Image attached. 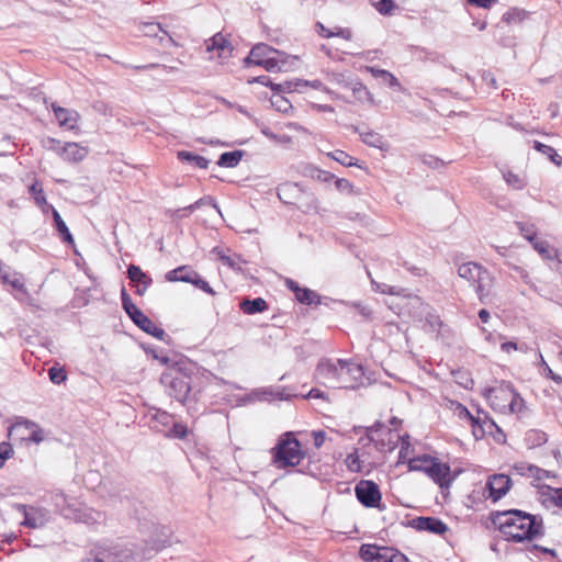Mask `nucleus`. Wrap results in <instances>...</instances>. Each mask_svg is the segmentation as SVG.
<instances>
[{
  "mask_svg": "<svg viewBox=\"0 0 562 562\" xmlns=\"http://www.w3.org/2000/svg\"><path fill=\"white\" fill-rule=\"evenodd\" d=\"M252 71H248V83H261L263 86H270L272 89L273 82L270 80L268 76H251Z\"/></svg>",
  "mask_w": 562,
  "mask_h": 562,
  "instance_id": "69168bd1",
  "label": "nucleus"
},
{
  "mask_svg": "<svg viewBox=\"0 0 562 562\" xmlns=\"http://www.w3.org/2000/svg\"><path fill=\"white\" fill-rule=\"evenodd\" d=\"M346 465L351 472H360L361 465L359 456L356 452L348 454L346 458Z\"/></svg>",
  "mask_w": 562,
  "mask_h": 562,
  "instance_id": "052dcab7",
  "label": "nucleus"
},
{
  "mask_svg": "<svg viewBox=\"0 0 562 562\" xmlns=\"http://www.w3.org/2000/svg\"><path fill=\"white\" fill-rule=\"evenodd\" d=\"M172 434L175 437L183 438L187 435V427L182 424L172 423Z\"/></svg>",
  "mask_w": 562,
  "mask_h": 562,
  "instance_id": "774afa93",
  "label": "nucleus"
},
{
  "mask_svg": "<svg viewBox=\"0 0 562 562\" xmlns=\"http://www.w3.org/2000/svg\"><path fill=\"white\" fill-rule=\"evenodd\" d=\"M359 554L364 562H408L407 557L398 550L376 544H362Z\"/></svg>",
  "mask_w": 562,
  "mask_h": 562,
  "instance_id": "6e6552de",
  "label": "nucleus"
},
{
  "mask_svg": "<svg viewBox=\"0 0 562 562\" xmlns=\"http://www.w3.org/2000/svg\"><path fill=\"white\" fill-rule=\"evenodd\" d=\"M260 128L261 133L274 143L288 144L291 142V138L288 135H277L272 133L267 126H262Z\"/></svg>",
  "mask_w": 562,
  "mask_h": 562,
  "instance_id": "4d7b16f0",
  "label": "nucleus"
},
{
  "mask_svg": "<svg viewBox=\"0 0 562 562\" xmlns=\"http://www.w3.org/2000/svg\"><path fill=\"white\" fill-rule=\"evenodd\" d=\"M335 187L338 191L347 192V193H351L352 189H353V186L351 184V182L345 178L336 179Z\"/></svg>",
  "mask_w": 562,
  "mask_h": 562,
  "instance_id": "0e129e2a",
  "label": "nucleus"
},
{
  "mask_svg": "<svg viewBox=\"0 0 562 562\" xmlns=\"http://www.w3.org/2000/svg\"><path fill=\"white\" fill-rule=\"evenodd\" d=\"M355 494L358 502L367 508L384 510L385 505L381 503L382 494L379 485L371 480H361L355 486Z\"/></svg>",
  "mask_w": 562,
  "mask_h": 562,
  "instance_id": "1a4fd4ad",
  "label": "nucleus"
},
{
  "mask_svg": "<svg viewBox=\"0 0 562 562\" xmlns=\"http://www.w3.org/2000/svg\"><path fill=\"white\" fill-rule=\"evenodd\" d=\"M531 245L544 259L552 260L557 257V250L551 248L547 240L538 238Z\"/></svg>",
  "mask_w": 562,
  "mask_h": 562,
  "instance_id": "79ce46f5",
  "label": "nucleus"
},
{
  "mask_svg": "<svg viewBox=\"0 0 562 562\" xmlns=\"http://www.w3.org/2000/svg\"><path fill=\"white\" fill-rule=\"evenodd\" d=\"M261 66L268 71L286 70L284 54L267 44H257L248 53V71Z\"/></svg>",
  "mask_w": 562,
  "mask_h": 562,
  "instance_id": "20e7f679",
  "label": "nucleus"
},
{
  "mask_svg": "<svg viewBox=\"0 0 562 562\" xmlns=\"http://www.w3.org/2000/svg\"><path fill=\"white\" fill-rule=\"evenodd\" d=\"M153 418L164 426H169L173 423V416L164 411H157Z\"/></svg>",
  "mask_w": 562,
  "mask_h": 562,
  "instance_id": "e2e57ef3",
  "label": "nucleus"
},
{
  "mask_svg": "<svg viewBox=\"0 0 562 562\" xmlns=\"http://www.w3.org/2000/svg\"><path fill=\"white\" fill-rule=\"evenodd\" d=\"M13 456V448L9 442L0 443V469L4 465V462Z\"/></svg>",
  "mask_w": 562,
  "mask_h": 562,
  "instance_id": "bf43d9fd",
  "label": "nucleus"
},
{
  "mask_svg": "<svg viewBox=\"0 0 562 562\" xmlns=\"http://www.w3.org/2000/svg\"><path fill=\"white\" fill-rule=\"evenodd\" d=\"M233 47L222 33H217L205 41L207 59L223 61L232 56Z\"/></svg>",
  "mask_w": 562,
  "mask_h": 562,
  "instance_id": "ddd939ff",
  "label": "nucleus"
},
{
  "mask_svg": "<svg viewBox=\"0 0 562 562\" xmlns=\"http://www.w3.org/2000/svg\"><path fill=\"white\" fill-rule=\"evenodd\" d=\"M548 441V435L539 429H530L525 435L527 448L535 449L543 446Z\"/></svg>",
  "mask_w": 562,
  "mask_h": 562,
  "instance_id": "7c9ffc66",
  "label": "nucleus"
},
{
  "mask_svg": "<svg viewBox=\"0 0 562 562\" xmlns=\"http://www.w3.org/2000/svg\"><path fill=\"white\" fill-rule=\"evenodd\" d=\"M9 437L14 440L41 443L45 439L44 430L36 423L18 417L9 428Z\"/></svg>",
  "mask_w": 562,
  "mask_h": 562,
  "instance_id": "0eeeda50",
  "label": "nucleus"
},
{
  "mask_svg": "<svg viewBox=\"0 0 562 562\" xmlns=\"http://www.w3.org/2000/svg\"><path fill=\"white\" fill-rule=\"evenodd\" d=\"M271 105L281 113H288L292 109L291 101L281 93L272 92Z\"/></svg>",
  "mask_w": 562,
  "mask_h": 562,
  "instance_id": "c03bdc74",
  "label": "nucleus"
},
{
  "mask_svg": "<svg viewBox=\"0 0 562 562\" xmlns=\"http://www.w3.org/2000/svg\"><path fill=\"white\" fill-rule=\"evenodd\" d=\"M512 480L505 474H494L490 476L486 483V490L488 491V498L493 502L501 499L509 491Z\"/></svg>",
  "mask_w": 562,
  "mask_h": 562,
  "instance_id": "f3484780",
  "label": "nucleus"
},
{
  "mask_svg": "<svg viewBox=\"0 0 562 562\" xmlns=\"http://www.w3.org/2000/svg\"><path fill=\"white\" fill-rule=\"evenodd\" d=\"M213 254H215L224 266L235 270L241 271L243 265L245 261L239 255L233 254L229 249H224L220 247H215L213 249Z\"/></svg>",
  "mask_w": 562,
  "mask_h": 562,
  "instance_id": "393cba45",
  "label": "nucleus"
},
{
  "mask_svg": "<svg viewBox=\"0 0 562 562\" xmlns=\"http://www.w3.org/2000/svg\"><path fill=\"white\" fill-rule=\"evenodd\" d=\"M527 15V12L521 9H510L503 15V21L507 23L521 22Z\"/></svg>",
  "mask_w": 562,
  "mask_h": 562,
  "instance_id": "8fccbe9b",
  "label": "nucleus"
},
{
  "mask_svg": "<svg viewBox=\"0 0 562 562\" xmlns=\"http://www.w3.org/2000/svg\"><path fill=\"white\" fill-rule=\"evenodd\" d=\"M272 461L278 469L294 468L305 458L302 445L291 431L282 434L271 449Z\"/></svg>",
  "mask_w": 562,
  "mask_h": 562,
  "instance_id": "7ed1b4c3",
  "label": "nucleus"
},
{
  "mask_svg": "<svg viewBox=\"0 0 562 562\" xmlns=\"http://www.w3.org/2000/svg\"><path fill=\"white\" fill-rule=\"evenodd\" d=\"M351 91L353 97L360 102L374 103L373 97L368 88L362 82L351 83Z\"/></svg>",
  "mask_w": 562,
  "mask_h": 562,
  "instance_id": "ea45409f",
  "label": "nucleus"
},
{
  "mask_svg": "<svg viewBox=\"0 0 562 562\" xmlns=\"http://www.w3.org/2000/svg\"><path fill=\"white\" fill-rule=\"evenodd\" d=\"M268 308L267 302L262 297L248 300V314L261 313Z\"/></svg>",
  "mask_w": 562,
  "mask_h": 562,
  "instance_id": "603ef678",
  "label": "nucleus"
},
{
  "mask_svg": "<svg viewBox=\"0 0 562 562\" xmlns=\"http://www.w3.org/2000/svg\"><path fill=\"white\" fill-rule=\"evenodd\" d=\"M514 396V387L512 384L503 383L499 386L488 389L486 397L494 411L506 413V403Z\"/></svg>",
  "mask_w": 562,
  "mask_h": 562,
  "instance_id": "2eb2a0df",
  "label": "nucleus"
},
{
  "mask_svg": "<svg viewBox=\"0 0 562 562\" xmlns=\"http://www.w3.org/2000/svg\"><path fill=\"white\" fill-rule=\"evenodd\" d=\"M43 146L46 149L52 150V151L56 153L58 156H60V149H63V144L60 143V140L52 138V137H47L46 139L43 140Z\"/></svg>",
  "mask_w": 562,
  "mask_h": 562,
  "instance_id": "680f3d73",
  "label": "nucleus"
},
{
  "mask_svg": "<svg viewBox=\"0 0 562 562\" xmlns=\"http://www.w3.org/2000/svg\"><path fill=\"white\" fill-rule=\"evenodd\" d=\"M304 193L296 183H283L278 188V196L281 202L288 205L301 207L300 202Z\"/></svg>",
  "mask_w": 562,
  "mask_h": 562,
  "instance_id": "412c9836",
  "label": "nucleus"
},
{
  "mask_svg": "<svg viewBox=\"0 0 562 562\" xmlns=\"http://www.w3.org/2000/svg\"><path fill=\"white\" fill-rule=\"evenodd\" d=\"M55 117L61 128L75 131L80 119L79 113L72 109L61 108L55 103L52 104Z\"/></svg>",
  "mask_w": 562,
  "mask_h": 562,
  "instance_id": "aec40b11",
  "label": "nucleus"
},
{
  "mask_svg": "<svg viewBox=\"0 0 562 562\" xmlns=\"http://www.w3.org/2000/svg\"><path fill=\"white\" fill-rule=\"evenodd\" d=\"M352 131L355 133H358L361 137V140L367 144L368 146L374 147V148H381L383 145V138L382 136L371 130L368 131H360L358 126H351Z\"/></svg>",
  "mask_w": 562,
  "mask_h": 562,
  "instance_id": "2f4dec72",
  "label": "nucleus"
},
{
  "mask_svg": "<svg viewBox=\"0 0 562 562\" xmlns=\"http://www.w3.org/2000/svg\"><path fill=\"white\" fill-rule=\"evenodd\" d=\"M431 459L432 457L427 454L409 459L408 469L411 471H419L426 473V469L428 468V464H430Z\"/></svg>",
  "mask_w": 562,
  "mask_h": 562,
  "instance_id": "49530a36",
  "label": "nucleus"
},
{
  "mask_svg": "<svg viewBox=\"0 0 562 562\" xmlns=\"http://www.w3.org/2000/svg\"><path fill=\"white\" fill-rule=\"evenodd\" d=\"M170 530L167 527H157L155 529V536L150 539L151 549L158 551L170 544Z\"/></svg>",
  "mask_w": 562,
  "mask_h": 562,
  "instance_id": "c756f323",
  "label": "nucleus"
},
{
  "mask_svg": "<svg viewBox=\"0 0 562 562\" xmlns=\"http://www.w3.org/2000/svg\"><path fill=\"white\" fill-rule=\"evenodd\" d=\"M127 276L135 284L151 283V279L138 266L131 265L127 269Z\"/></svg>",
  "mask_w": 562,
  "mask_h": 562,
  "instance_id": "a18cd8bd",
  "label": "nucleus"
},
{
  "mask_svg": "<svg viewBox=\"0 0 562 562\" xmlns=\"http://www.w3.org/2000/svg\"><path fill=\"white\" fill-rule=\"evenodd\" d=\"M550 501L553 505L562 508V487L553 488L548 486V497L544 502Z\"/></svg>",
  "mask_w": 562,
  "mask_h": 562,
  "instance_id": "864d4df0",
  "label": "nucleus"
},
{
  "mask_svg": "<svg viewBox=\"0 0 562 562\" xmlns=\"http://www.w3.org/2000/svg\"><path fill=\"white\" fill-rule=\"evenodd\" d=\"M13 508L23 515L24 519L21 525L27 528H43L50 519L49 512L44 507L14 504Z\"/></svg>",
  "mask_w": 562,
  "mask_h": 562,
  "instance_id": "9b49d317",
  "label": "nucleus"
},
{
  "mask_svg": "<svg viewBox=\"0 0 562 562\" xmlns=\"http://www.w3.org/2000/svg\"><path fill=\"white\" fill-rule=\"evenodd\" d=\"M122 305L127 315L145 333L153 337L162 340L166 333L162 328L158 327L153 321H150L131 300L125 290H122Z\"/></svg>",
  "mask_w": 562,
  "mask_h": 562,
  "instance_id": "39448f33",
  "label": "nucleus"
},
{
  "mask_svg": "<svg viewBox=\"0 0 562 562\" xmlns=\"http://www.w3.org/2000/svg\"><path fill=\"white\" fill-rule=\"evenodd\" d=\"M317 33L326 38L338 36L345 40L351 38V32L348 29L335 27V31L326 29L321 22L316 23Z\"/></svg>",
  "mask_w": 562,
  "mask_h": 562,
  "instance_id": "4c0bfd02",
  "label": "nucleus"
},
{
  "mask_svg": "<svg viewBox=\"0 0 562 562\" xmlns=\"http://www.w3.org/2000/svg\"><path fill=\"white\" fill-rule=\"evenodd\" d=\"M371 4L381 13V14H391L392 10L395 8V3L393 0H370Z\"/></svg>",
  "mask_w": 562,
  "mask_h": 562,
  "instance_id": "3c124183",
  "label": "nucleus"
},
{
  "mask_svg": "<svg viewBox=\"0 0 562 562\" xmlns=\"http://www.w3.org/2000/svg\"><path fill=\"white\" fill-rule=\"evenodd\" d=\"M411 526L418 531H428L435 535H443L448 526L437 517H417L412 520Z\"/></svg>",
  "mask_w": 562,
  "mask_h": 562,
  "instance_id": "6ab92c4d",
  "label": "nucleus"
},
{
  "mask_svg": "<svg viewBox=\"0 0 562 562\" xmlns=\"http://www.w3.org/2000/svg\"><path fill=\"white\" fill-rule=\"evenodd\" d=\"M0 279L3 284H8L19 291H25L22 276L18 272H11L4 263L1 265Z\"/></svg>",
  "mask_w": 562,
  "mask_h": 562,
  "instance_id": "a878e982",
  "label": "nucleus"
},
{
  "mask_svg": "<svg viewBox=\"0 0 562 562\" xmlns=\"http://www.w3.org/2000/svg\"><path fill=\"white\" fill-rule=\"evenodd\" d=\"M458 274L473 288L480 303L493 302L495 277L485 267L473 261L464 262L458 267Z\"/></svg>",
  "mask_w": 562,
  "mask_h": 562,
  "instance_id": "f03ea898",
  "label": "nucleus"
},
{
  "mask_svg": "<svg viewBox=\"0 0 562 562\" xmlns=\"http://www.w3.org/2000/svg\"><path fill=\"white\" fill-rule=\"evenodd\" d=\"M196 272L191 270L190 268L182 266L177 269H173L166 274V280L169 282H188L193 283L196 277Z\"/></svg>",
  "mask_w": 562,
  "mask_h": 562,
  "instance_id": "bb28decb",
  "label": "nucleus"
},
{
  "mask_svg": "<svg viewBox=\"0 0 562 562\" xmlns=\"http://www.w3.org/2000/svg\"><path fill=\"white\" fill-rule=\"evenodd\" d=\"M295 299L305 305H318L321 304V296L313 290L308 288H301L300 291L295 293Z\"/></svg>",
  "mask_w": 562,
  "mask_h": 562,
  "instance_id": "c9c22d12",
  "label": "nucleus"
},
{
  "mask_svg": "<svg viewBox=\"0 0 562 562\" xmlns=\"http://www.w3.org/2000/svg\"><path fill=\"white\" fill-rule=\"evenodd\" d=\"M368 70L374 78L382 79V81L386 83L390 88H396L402 92L405 90L400 83L398 79L392 72L375 67H369Z\"/></svg>",
  "mask_w": 562,
  "mask_h": 562,
  "instance_id": "c85d7f7f",
  "label": "nucleus"
},
{
  "mask_svg": "<svg viewBox=\"0 0 562 562\" xmlns=\"http://www.w3.org/2000/svg\"><path fill=\"white\" fill-rule=\"evenodd\" d=\"M243 154L244 153L241 150L224 153L220 156L217 165L221 167H227V168L235 167L240 161Z\"/></svg>",
  "mask_w": 562,
  "mask_h": 562,
  "instance_id": "a19ab883",
  "label": "nucleus"
},
{
  "mask_svg": "<svg viewBox=\"0 0 562 562\" xmlns=\"http://www.w3.org/2000/svg\"><path fill=\"white\" fill-rule=\"evenodd\" d=\"M450 467L447 463L439 462L436 458L431 459L430 464L426 469V474L441 488L450 486Z\"/></svg>",
  "mask_w": 562,
  "mask_h": 562,
  "instance_id": "dca6fc26",
  "label": "nucleus"
},
{
  "mask_svg": "<svg viewBox=\"0 0 562 562\" xmlns=\"http://www.w3.org/2000/svg\"><path fill=\"white\" fill-rule=\"evenodd\" d=\"M295 394L288 392L285 387H266V389H256L252 390L251 393H248L247 400L248 402L252 401H274V400H289Z\"/></svg>",
  "mask_w": 562,
  "mask_h": 562,
  "instance_id": "a211bd4d",
  "label": "nucleus"
},
{
  "mask_svg": "<svg viewBox=\"0 0 562 562\" xmlns=\"http://www.w3.org/2000/svg\"><path fill=\"white\" fill-rule=\"evenodd\" d=\"M53 502L65 518L87 524L97 522L101 519L100 513H87L88 509L77 507V503L75 501H69L63 493H56L53 496Z\"/></svg>",
  "mask_w": 562,
  "mask_h": 562,
  "instance_id": "423d86ee",
  "label": "nucleus"
},
{
  "mask_svg": "<svg viewBox=\"0 0 562 562\" xmlns=\"http://www.w3.org/2000/svg\"><path fill=\"white\" fill-rule=\"evenodd\" d=\"M161 383L168 390L169 395L179 402L184 401L190 392L189 379L177 371L164 373Z\"/></svg>",
  "mask_w": 562,
  "mask_h": 562,
  "instance_id": "f8f14e48",
  "label": "nucleus"
},
{
  "mask_svg": "<svg viewBox=\"0 0 562 562\" xmlns=\"http://www.w3.org/2000/svg\"><path fill=\"white\" fill-rule=\"evenodd\" d=\"M48 375L54 384H60L67 379V374L63 368L52 367L48 370Z\"/></svg>",
  "mask_w": 562,
  "mask_h": 562,
  "instance_id": "6e6d98bb",
  "label": "nucleus"
},
{
  "mask_svg": "<svg viewBox=\"0 0 562 562\" xmlns=\"http://www.w3.org/2000/svg\"><path fill=\"white\" fill-rule=\"evenodd\" d=\"M467 1L471 5L482 8V9H490L498 2V0H467Z\"/></svg>",
  "mask_w": 562,
  "mask_h": 562,
  "instance_id": "338daca9",
  "label": "nucleus"
},
{
  "mask_svg": "<svg viewBox=\"0 0 562 562\" xmlns=\"http://www.w3.org/2000/svg\"><path fill=\"white\" fill-rule=\"evenodd\" d=\"M305 85L306 83L303 82V79L285 80L280 83H273L272 92L281 94L290 92H302Z\"/></svg>",
  "mask_w": 562,
  "mask_h": 562,
  "instance_id": "cd10ccee",
  "label": "nucleus"
},
{
  "mask_svg": "<svg viewBox=\"0 0 562 562\" xmlns=\"http://www.w3.org/2000/svg\"><path fill=\"white\" fill-rule=\"evenodd\" d=\"M177 156L179 160L192 164L201 169L207 168L210 162L206 158L186 150L178 151Z\"/></svg>",
  "mask_w": 562,
  "mask_h": 562,
  "instance_id": "e433bc0d",
  "label": "nucleus"
},
{
  "mask_svg": "<svg viewBox=\"0 0 562 562\" xmlns=\"http://www.w3.org/2000/svg\"><path fill=\"white\" fill-rule=\"evenodd\" d=\"M139 31L145 36L158 38L162 46L177 45L176 41L169 36L168 32L165 31L159 23L143 22L139 25Z\"/></svg>",
  "mask_w": 562,
  "mask_h": 562,
  "instance_id": "4be33fe9",
  "label": "nucleus"
},
{
  "mask_svg": "<svg viewBox=\"0 0 562 562\" xmlns=\"http://www.w3.org/2000/svg\"><path fill=\"white\" fill-rule=\"evenodd\" d=\"M48 210H52L56 229L61 235L64 241H66L67 244L72 245L74 244L72 235L70 234V232H69L66 223L61 218L60 214L57 212V210L54 209L53 205L49 206Z\"/></svg>",
  "mask_w": 562,
  "mask_h": 562,
  "instance_id": "f704fd0d",
  "label": "nucleus"
},
{
  "mask_svg": "<svg viewBox=\"0 0 562 562\" xmlns=\"http://www.w3.org/2000/svg\"><path fill=\"white\" fill-rule=\"evenodd\" d=\"M89 153V149L75 142H68L60 149V157L68 162H80Z\"/></svg>",
  "mask_w": 562,
  "mask_h": 562,
  "instance_id": "5701e85b",
  "label": "nucleus"
},
{
  "mask_svg": "<svg viewBox=\"0 0 562 562\" xmlns=\"http://www.w3.org/2000/svg\"><path fill=\"white\" fill-rule=\"evenodd\" d=\"M328 156L335 161L346 167L357 166V160L344 150H335L328 154Z\"/></svg>",
  "mask_w": 562,
  "mask_h": 562,
  "instance_id": "de8ad7c7",
  "label": "nucleus"
},
{
  "mask_svg": "<svg viewBox=\"0 0 562 562\" xmlns=\"http://www.w3.org/2000/svg\"><path fill=\"white\" fill-rule=\"evenodd\" d=\"M513 470L521 476L533 477L537 481H541L549 476V472L547 470L525 461L514 463Z\"/></svg>",
  "mask_w": 562,
  "mask_h": 562,
  "instance_id": "b1692460",
  "label": "nucleus"
},
{
  "mask_svg": "<svg viewBox=\"0 0 562 562\" xmlns=\"http://www.w3.org/2000/svg\"><path fill=\"white\" fill-rule=\"evenodd\" d=\"M260 128L261 133L274 143L288 144L291 142V138L288 135H277L272 133L267 126H262Z\"/></svg>",
  "mask_w": 562,
  "mask_h": 562,
  "instance_id": "13d9d810",
  "label": "nucleus"
},
{
  "mask_svg": "<svg viewBox=\"0 0 562 562\" xmlns=\"http://www.w3.org/2000/svg\"><path fill=\"white\" fill-rule=\"evenodd\" d=\"M490 520L507 541L515 543L532 541L543 535L542 517L520 509L491 512Z\"/></svg>",
  "mask_w": 562,
  "mask_h": 562,
  "instance_id": "f257e3e1",
  "label": "nucleus"
},
{
  "mask_svg": "<svg viewBox=\"0 0 562 562\" xmlns=\"http://www.w3.org/2000/svg\"><path fill=\"white\" fill-rule=\"evenodd\" d=\"M515 225L518 228L520 235L524 238H526L530 244L538 239V232L535 224L516 221Z\"/></svg>",
  "mask_w": 562,
  "mask_h": 562,
  "instance_id": "58836bf2",
  "label": "nucleus"
},
{
  "mask_svg": "<svg viewBox=\"0 0 562 562\" xmlns=\"http://www.w3.org/2000/svg\"><path fill=\"white\" fill-rule=\"evenodd\" d=\"M525 406L524 398L514 389V396L506 403V413L516 414L520 413Z\"/></svg>",
  "mask_w": 562,
  "mask_h": 562,
  "instance_id": "09e8293b",
  "label": "nucleus"
},
{
  "mask_svg": "<svg viewBox=\"0 0 562 562\" xmlns=\"http://www.w3.org/2000/svg\"><path fill=\"white\" fill-rule=\"evenodd\" d=\"M504 179L509 186H512L514 189H517V190H520L526 186L525 181L518 175L514 173L513 171L505 172Z\"/></svg>",
  "mask_w": 562,
  "mask_h": 562,
  "instance_id": "5fc2aeb1",
  "label": "nucleus"
},
{
  "mask_svg": "<svg viewBox=\"0 0 562 562\" xmlns=\"http://www.w3.org/2000/svg\"><path fill=\"white\" fill-rule=\"evenodd\" d=\"M339 389L355 390L362 384L364 369L361 364L339 359Z\"/></svg>",
  "mask_w": 562,
  "mask_h": 562,
  "instance_id": "9d476101",
  "label": "nucleus"
},
{
  "mask_svg": "<svg viewBox=\"0 0 562 562\" xmlns=\"http://www.w3.org/2000/svg\"><path fill=\"white\" fill-rule=\"evenodd\" d=\"M29 192L32 195V198L34 199L35 204L37 206L42 207V210L44 212H47V210L49 209L50 205L46 201V196H45L42 183L38 182L37 180L34 181L30 186Z\"/></svg>",
  "mask_w": 562,
  "mask_h": 562,
  "instance_id": "473e14b6",
  "label": "nucleus"
},
{
  "mask_svg": "<svg viewBox=\"0 0 562 562\" xmlns=\"http://www.w3.org/2000/svg\"><path fill=\"white\" fill-rule=\"evenodd\" d=\"M204 205H211V206H213L217 211V213H221L218 207H217V205H216V203H215V201L211 196H205V198H202V199L195 201L194 203L190 204L187 207H183L181 210H177L176 211V215L177 216H182L183 214H180L181 212H184V213L193 212V211H195V210H198V209H200L201 206H204Z\"/></svg>",
  "mask_w": 562,
  "mask_h": 562,
  "instance_id": "37998d69",
  "label": "nucleus"
},
{
  "mask_svg": "<svg viewBox=\"0 0 562 562\" xmlns=\"http://www.w3.org/2000/svg\"><path fill=\"white\" fill-rule=\"evenodd\" d=\"M339 359L336 362L324 359L318 362L315 374L323 384L339 389Z\"/></svg>",
  "mask_w": 562,
  "mask_h": 562,
  "instance_id": "4468645a",
  "label": "nucleus"
},
{
  "mask_svg": "<svg viewBox=\"0 0 562 562\" xmlns=\"http://www.w3.org/2000/svg\"><path fill=\"white\" fill-rule=\"evenodd\" d=\"M532 147L541 153L542 155L547 156L555 166L560 167L562 166V156L559 155L555 149L549 145L542 144L539 140L532 142Z\"/></svg>",
  "mask_w": 562,
  "mask_h": 562,
  "instance_id": "72a5a7b5",
  "label": "nucleus"
}]
</instances>
